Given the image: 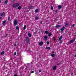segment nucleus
<instances>
[{
    "instance_id": "f257e3e1",
    "label": "nucleus",
    "mask_w": 76,
    "mask_h": 76,
    "mask_svg": "<svg viewBox=\"0 0 76 76\" xmlns=\"http://www.w3.org/2000/svg\"><path fill=\"white\" fill-rule=\"evenodd\" d=\"M19 4L18 3H15L13 4L12 5V7H13V8H16V7H18V6H19Z\"/></svg>"
},
{
    "instance_id": "f03ea898",
    "label": "nucleus",
    "mask_w": 76,
    "mask_h": 76,
    "mask_svg": "<svg viewBox=\"0 0 76 76\" xmlns=\"http://www.w3.org/2000/svg\"><path fill=\"white\" fill-rule=\"evenodd\" d=\"M26 41L27 42V43H29L30 42V40L28 37H26Z\"/></svg>"
},
{
    "instance_id": "7ed1b4c3",
    "label": "nucleus",
    "mask_w": 76,
    "mask_h": 76,
    "mask_svg": "<svg viewBox=\"0 0 76 76\" xmlns=\"http://www.w3.org/2000/svg\"><path fill=\"white\" fill-rule=\"evenodd\" d=\"M18 23V20H15L14 21V26H16V25H17Z\"/></svg>"
},
{
    "instance_id": "20e7f679",
    "label": "nucleus",
    "mask_w": 76,
    "mask_h": 76,
    "mask_svg": "<svg viewBox=\"0 0 76 76\" xmlns=\"http://www.w3.org/2000/svg\"><path fill=\"white\" fill-rule=\"evenodd\" d=\"M61 26V25H58L56 26H55V29H57V28H60Z\"/></svg>"
},
{
    "instance_id": "39448f33",
    "label": "nucleus",
    "mask_w": 76,
    "mask_h": 76,
    "mask_svg": "<svg viewBox=\"0 0 76 76\" xmlns=\"http://www.w3.org/2000/svg\"><path fill=\"white\" fill-rule=\"evenodd\" d=\"M64 29H65V27L63 26V27L61 28L60 29L61 31L62 32V31H63L64 30Z\"/></svg>"
},
{
    "instance_id": "423d86ee",
    "label": "nucleus",
    "mask_w": 76,
    "mask_h": 76,
    "mask_svg": "<svg viewBox=\"0 0 76 76\" xmlns=\"http://www.w3.org/2000/svg\"><path fill=\"white\" fill-rule=\"evenodd\" d=\"M47 38H48V37L47 36H45L44 37V39L45 41L47 40Z\"/></svg>"
},
{
    "instance_id": "0eeeda50",
    "label": "nucleus",
    "mask_w": 76,
    "mask_h": 76,
    "mask_svg": "<svg viewBox=\"0 0 76 76\" xmlns=\"http://www.w3.org/2000/svg\"><path fill=\"white\" fill-rule=\"evenodd\" d=\"M39 45H40V46L42 45H43V42H42V41H41V42H39Z\"/></svg>"
},
{
    "instance_id": "6e6552de",
    "label": "nucleus",
    "mask_w": 76,
    "mask_h": 76,
    "mask_svg": "<svg viewBox=\"0 0 76 76\" xmlns=\"http://www.w3.org/2000/svg\"><path fill=\"white\" fill-rule=\"evenodd\" d=\"M75 40V38L73 39V40H72L70 42V44H72V42H74V41Z\"/></svg>"
},
{
    "instance_id": "1a4fd4ad",
    "label": "nucleus",
    "mask_w": 76,
    "mask_h": 76,
    "mask_svg": "<svg viewBox=\"0 0 76 76\" xmlns=\"http://www.w3.org/2000/svg\"><path fill=\"white\" fill-rule=\"evenodd\" d=\"M6 20H4L3 21V24L5 25L6 24Z\"/></svg>"
},
{
    "instance_id": "9d476101",
    "label": "nucleus",
    "mask_w": 76,
    "mask_h": 76,
    "mask_svg": "<svg viewBox=\"0 0 76 76\" xmlns=\"http://www.w3.org/2000/svg\"><path fill=\"white\" fill-rule=\"evenodd\" d=\"M56 68H57V66H53V69L54 70H56Z\"/></svg>"
},
{
    "instance_id": "9b49d317",
    "label": "nucleus",
    "mask_w": 76,
    "mask_h": 76,
    "mask_svg": "<svg viewBox=\"0 0 76 76\" xmlns=\"http://www.w3.org/2000/svg\"><path fill=\"white\" fill-rule=\"evenodd\" d=\"M6 14V13L4 12H2L1 14V16H3V15H4Z\"/></svg>"
},
{
    "instance_id": "f8f14e48",
    "label": "nucleus",
    "mask_w": 76,
    "mask_h": 76,
    "mask_svg": "<svg viewBox=\"0 0 76 76\" xmlns=\"http://www.w3.org/2000/svg\"><path fill=\"white\" fill-rule=\"evenodd\" d=\"M28 36L29 37H30V38H31V37L32 36V35H31V34H30V33H28Z\"/></svg>"
},
{
    "instance_id": "ddd939ff",
    "label": "nucleus",
    "mask_w": 76,
    "mask_h": 76,
    "mask_svg": "<svg viewBox=\"0 0 76 76\" xmlns=\"http://www.w3.org/2000/svg\"><path fill=\"white\" fill-rule=\"evenodd\" d=\"M30 9H34V7L33 6H30L29 7Z\"/></svg>"
},
{
    "instance_id": "4468645a",
    "label": "nucleus",
    "mask_w": 76,
    "mask_h": 76,
    "mask_svg": "<svg viewBox=\"0 0 76 76\" xmlns=\"http://www.w3.org/2000/svg\"><path fill=\"white\" fill-rule=\"evenodd\" d=\"M62 7V6L61 5H60L58 6V8L59 9H61Z\"/></svg>"
},
{
    "instance_id": "2eb2a0df",
    "label": "nucleus",
    "mask_w": 76,
    "mask_h": 76,
    "mask_svg": "<svg viewBox=\"0 0 76 76\" xmlns=\"http://www.w3.org/2000/svg\"><path fill=\"white\" fill-rule=\"evenodd\" d=\"M39 19V17L38 16H36V17L35 18V20H38Z\"/></svg>"
},
{
    "instance_id": "dca6fc26",
    "label": "nucleus",
    "mask_w": 76,
    "mask_h": 76,
    "mask_svg": "<svg viewBox=\"0 0 76 76\" xmlns=\"http://www.w3.org/2000/svg\"><path fill=\"white\" fill-rule=\"evenodd\" d=\"M50 56H52L53 57H55V54H52L50 55Z\"/></svg>"
},
{
    "instance_id": "f3484780",
    "label": "nucleus",
    "mask_w": 76,
    "mask_h": 76,
    "mask_svg": "<svg viewBox=\"0 0 76 76\" xmlns=\"http://www.w3.org/2000/svg\"><path fill=\"white\" fill-rule=\"evenodd\" d=\"M22 9V8L21 7V6H20L18 8V9H19V10H20Z\"/></svg>"
},
{
    "instance_id": "a211bd4d",
    "label": "nucleus",
    "mask_w": 76,
    "mask_h": 76,
    "mask_svg": "<svg viewBox=\"0 0 76 76\" xmlns=\"http://www.w3.org/2000/svg\"><path fill=\"white\" fill-rule=\"evenodd\" d=\"M63 38V36H61L59 38V40H61V39H62Z\"/></svg>"
},
{
    "instance_id": "6ab92c4d",
    "label": "nucleus",
    "mask_w": 76,
    "mask_h": 76,
    "mask_svg": "<svg viewBox=\"0 0 76 76\" xmlns=\"http://www.w3.org/2000/svg\"><path fill=\"white\" fill-rule=\"evenodd\" d=\"M35 12V13H38V9H36Z\"/></svg>"
},
{
    "instance_id": "aec40b11",
    "label": "nucleus",
    "mask_w": 76,
    "mask_h": 76,
    "mask_svg": "<svg viewBox=\"0 0 76 76\" xmlns=\"http://www.w3.org/2000/svg\"><path fill=\"white\" fill-rule=\"evenodd\" d=\"M48 33H49V32H48V31H45V34H48Z\"/></svg>"
},
{
    "instance_id": "412c9836",
    "label": "nucleus",
    "mask_w": 76,
    "mask_h": 76,
    "mask_svg": "<svg viewBox=\"0 0 76 76\" xmlns=\"http://www.w3.org/2000/svg\"><path fill=\"white\" fill-rule=\"evenodd\" d=\"M4 54V51H3L1 53V54L2 56H3Z\"/></svg>"
},
{
    "instance_id": "4be33fe9",
    "label": "nucleus",
    "mask_w": 76,
    "mask_h": 76,
    "mask_svg": "<svg viewBox=\"0 0 76 76\" xmlns=\"http://www.w3.org/2000/svg\"><path fill=\"white\" fill-rule=\"evenodd\" d=\"M48 35L49 37H51V35H52V34L51 33H50L48 34Z\"/></svg>"
},
{
    "instance_id": "5701e85b",
    "label": "nucleus",
    "mask_w": 76,
    "mask_h": 76,
    "mask_svg": "<svg viewBox=\"0 0 76 76\" xmlns=\"http://www.w3.org/2000/svg\"><path fill=\"white\" fill-rule=\"evenodd\" d=\"M16 29H17V30H19V28L18 27V26H16Z\"/></svg>"
},
{
    "instance_id": "b1692460",
    "label": "nucleus",
    "mask_w": 76,
    "mask_h": 76,
    "mask_svg": "<svg viewBox=\"0 0 76 76\" xmlns=\"http://www.w3.org/2000/svg\"><path fill=\"white\" fill-rule=\"evenodd\" d=\"M46 49H48V50H50L51 49V48L49 47H48L46 48Z\"/></svg>"
},
{
    "instance_id": "393cba45",
    "label": "nucleus",
    "mask_w": 76,
    "mask_h": 76,
    "mask_svg": "<svg viewBox=\"0 0 76 76\" xmlns=\"http://www.w3.org/2000/svg\"><path fill=\"white\" fill-rule=\"evenodd\" d=\"M60 41V44H61L62 43V40H59Z\"/></svg>"
},
{
    "instance_id": "a878e982",
    "label": "nucleus",
    "mask_w": 76,
    "mask_h": 76,
    "mask_svg": "<svg viewBox=\"0 0 76 76\" xmlns=\"http://www.w3.org/2000/svg\"><path fill=\"white\" fill-rule=\"evenodd\" d=\"M26 25H24V27H23L24 29H26Z\"/></svg>"
},
{
    "instance_id": "bb28decb",
    "label": "nucleus",
    "mask_w": 76,
    "mask_h": 76,
    "mask_svg": "<svg viewBox=\"0 0 76 76\" xmlns=\"http://www.w3.org/2000/svg\"><path fill=\"white\" fill-rule=\"evenodd\" d=\"M7 3H8V1L6 0L5 1V3L6 4H7Z\"/></svg>"
},
{
    "instance_id": "cd10ccee",
    "label": "nucleus",
    "mask_w": 76,
    "mask_h": 76,
    "mask_svg": "<svg viewBox=\"0 0 76 76\" xmlns=\"http://www.w3.org/2000/svg\"><path fill=\"white\" fill-rule=\"evenodd\" d=\"M51 10H53V6H51Z\"/></svg>"
},
{
    "instance_id": "c85d7f7f",
    "label": "nucleus",
    "mask_w": 76,
    "mask_h": 76,
    "mask_svg": "<svg viewBox=\"0 0 76 76\" xmlns=\"http://www.w3.org/2000/svg\"><path fill=\"white\" fill-rule=\"evenodd\" d=\"M47 45H48L49 44V42H48V41H47Z\"/></svg>"
},
{
    "instance_id": "c756f323",
    "label": "nucleus",
    "mask_w": 76,
    "mask_h": 76,
    "mask_svg": "<svg viewBox=\"0 0 76 76\" xmlns=\"http://www.w3.org/2000/svg\"><path fill=\"white\" fill-rule=\"evenodd\" d=\"M29 11L28 10H25L26 12H28Z\"/></svg>"
},
{
    "instance_id": "7c9ffc66",
    "label": "nucleus",
    "mask_w": 76,
    "mask_h": 76,
    "mask_svg": "<svg viewBox=\"0 0 76 76\" xmlns=\"http://www.w3.org/2000/svg\"><path fill=\"white\" fill-rule=\"evenodd\" d=\"M10 19V17L8 18V20H9Z\"/></svg>"
},
{
    "instance_id": "2f4dec72",
    "label": "nucleus",
    "mask_w": 76,
    "mask_h": 76,
    "mask_svg": "<svg viewBox=\"0 0 76 76\" xmlns=\"http://www.w3.org/2000/svg\"><path fill=\"white\" fill-rule=\"evenodd\" d=\"M53 40L54 41H56V39H55V37H53Z\"/></svg>"
},
{
    "instance_id": "473e14b6",
    "label": "nucleus",
    "mask_w": 76,
    "mask_h": 76,
    "mask_svg": "<svg viewBox=\"0 0 76 76\" xmlns=\"http://www.w3.org/2000/svg\"><path fill=\"white\" fill-rule=\"evenodd\" d=\"M65 26H67L68 25V24L67 23H66L65 24Z\"/></svg>"
},
{
    "instance_id": "72a5a7b5",
    "label": "nucleus",
    "mask_w": 76,
    "mask_h": 76,
    "mask_svg": "<svg viewBox=\"0 0 76 76\" xmlns=\"http://www.w3.org/2000/svg\"><path fill=\"white\" fill-rule=\"evenodd\" d=\"M14 55H16V52H15L14 53Z\"/></svg>"
},
{
    "instance_id": "f704fd0d",
    "label": "nucleus",
    "mask_w": 76,
    "mask_h": 76,
    "mask_svg": "<svg viewBox=\"0 0 76 76\" xmlns=\"http://www.w3.org/2000/svg\"><path fill=\"white\" fill-rule=\"evenodd\" d=\"M41 71H42V70L41 69H40L39 70V72H41Z\"/></svg>"
},
{
    "instance_id": "c9c22d12",
    "label": "nucleus",
    "mask_w": 76,
    "mask_h": 76,
    "mask_svg": "<svg viewBox=\"0 0 76 76\" xmlns=\"http://www.w3.org/2000/svg\"><path fill=\"white\" fill-rule=\"evenodd\" d=\"M31 73H34V71H31Z\"/></svg>"
},
{
    "instance_id": "e433bc0d",
    "label": "nucleus",
    "mask_w": 76,
    "mask_h": 76,
    "mask_svg": "<svg viewBox=\"0 0 76 76\" xmlns=\"http://www.w3.org/2000/svg\"><path fill=\"white\" fill-rule=\"evenodd\" d=\"M14 45L15 47H16V46H17V45L16 44H14Z\"/></svg>"
},
{
    "instance_id": "4c0bfd02",
    "label": "nucleus",
    "mask_w": 76,
    "mask_h": 76,
    "mask_svg": "<svg viewBox=\"0 0 76 76\" xmlns=\"http://www.w3.org/2000/svg\"><path fill=\"white\" fill-rule=\"evenodd\" d=\"M75 24H74L72 25V27H74L75 26Z\"/></svg>"
},
{
    "instance_id": "58836bf2",
    "label": "nucleus",
    "mask_w": 76,
    "mask_h": 76,
    "mask_svg": "<svg viewBox=\"0 0 76 76\" xmlns=\"http://www.w3.org/2000/svg\"><path fill=\"white\" fill-rule=\"evenodd\" d=\"M52 53L53 54H54V51H53L52 52Z\"/></svg>"
},
{
    "instance_id": "ea45409f",
    "label": "nucleus",
    "mask_w": 76,
    "mask_h": 76,
    "mask_svg": "<svg viewBox=\"0 0 76 76\" xmlns=\"http://www.w3.org/2000/svg\"><path fill=\"white\" fill-rule=\"evenodd\" d=\"M56 13H57V10H56V11L55 12Z\"/></svg>"
},
{
    "instance_id": "a19ab883",
    "label": "nucleus",
    "mask_w": 76,
    "mask_h": 76,
    "mask_svg": "<svg viewBox=\"0 0 76 76\" xmlns=\"http://www.w3.org/2000/svg\"><path fill=\"white\" fill-rule=\"evenodd\" d=\"M40 23H41V24H42V21H41L40 22Z\"/></svg>"
},
{
    "instance_id": "79ce46f5",
    "label": "nucleus",
    "mask_w": 76,
    "mask_h": 76,
    "mask_svg": "<svg viewBox=\"0 0 76 76\" xmlns=\"http://www.w3.org/2000/svg\"><path fill=\"white\" fill-rule=\"evenodd\" d=\"M14 76H18V75H17V74H16L14 75Z\"/></svg>"
},
{
    "instance_id": "37998d69",
    "label": "nucleus",
    "mask_w": 76,
    "mask_h": 76,
    "mask_svg": "<svg viewBox=\"0 0 76 76\" xmlns=\"http://www.w3.org/2000/svg\"><path fill=\"white\" fill-rule=\"evenodd\" d=\"M15 1V0H13L12 1H13V2H14Z\"/></svg>"
},
{
    "instance_id": "c03bdc74",
    "label": "nucleus",
    "mask_w": 76,
    "mask_h": 76,
    "mask_svg": "<svg viewBox=\"0 0 76 76\" xmlns=\"http://www.w3.org/2000/svg\"><path fill=\"white\" fill-rule=\"evenodd\" d=\"M7 34H6V35H5L6 37H7Z\"/></svg>"
},
{
    "instance_id": "a18cd8bd",
    "label": "nucleus",
    "mask_w": 76,
    "mask_h": 76,
    "mask_svg": "<svg viewBox=\"0 0 76 76\" xmlns=\"http://www.w3.org/2000/svg\"><path fill=\"white\" fill-rule=\"evenodd\" d=\"M74 57H76V54L75 55Z\"/></svg>"
},
{
    "instance_id": "49530a36",
    "label": "nucleus",
    "mask_w": 76,
    "mask_h": 76,
    "mask_svg": "<svg viewBox=\"0 0 76 76\" xmlns=\"http://www.w3.org/2000/svg\"><path fill=\"white\" fill-rule=\"evenodd\" d=\"M1 17H0V19H1Z\"/></svg>"
},
{
    "instance_id": "de8ad7c7",
    "label": "nucleus",
    "mask_w": 76,
    "mask_h": 76,
    "mask_svg": "<svg viewBox=\"0 0 76 76\" xmlns=\"http://www.w3.org/2000/svg\"><path fill=\"white\" fill-rule=\"evenodd\" d=\"M1 3V0H0V3Z\"/></svg>"
},
{
    "instance_id": "09e8293b",
    "label": "nucleus",
    "mask_w": 76,
    "mask_h": 76,
    "mask_svg": "<svg viewBox=\"0 0 76 76\" xmlns=\"http://www.w3.org/2000/svg\"><path fill=\"white\" fill-rule=\"evenodd\" d=\"M15 43H16V42H15Z\"/></svg>"
}]
</instances>
